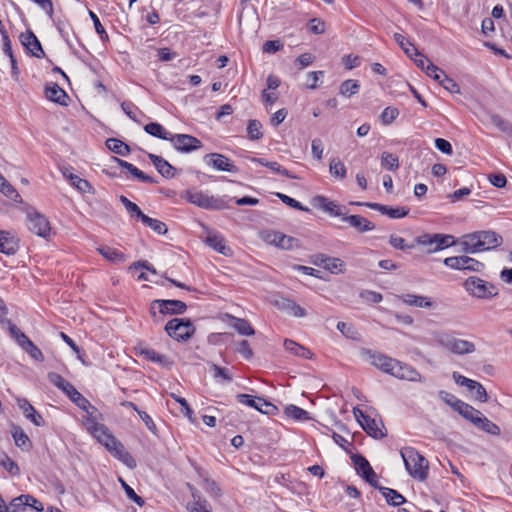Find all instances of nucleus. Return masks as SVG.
I'll return each instance as SVG.
<instances>
[{"label": "nucleus", "mask_w": 512, "mask_h": 512, "mask_svg": "<svg viewBox=\"0 0 512 512\" xmlns=\"http://www.w3.org/2000/svg\"><path fill=\"white\" fill-rule=\"evenodd\" d=\"M329 170L334 177L343 179L346 176V167L338 158H333L330 161Z\"/></svg>", "instance_id": "nucleus-55"}, {"label": "nucleus", "mask_w": 512, "mask_h": 512, "mask_svg": "<svg viewBox=\"0 0 512 512\" xmlns=\"http://www.w3.org/2000/svg\"><path fill=\"white\" fill-rule=\"evenodd\" d=\"M174 148L182 153H190L202 148V142L189 134H172L169 140Z\"/></svg>", "instance_id": "nucleus-10"}, {"label": "nucleus", "mask_w": 512, "mask_h": 512, "mask_svg": "<svg viewBox=\"0 0 512 512\" xmlns=\"http://www.w3.org/2000/svg\"><path fill=\"white\" fill-rule=\"evenodd\" d=\"M119 482L121 484V487L125 491V494L128 497V499H130L140 507L144 506L145 500L141 496L137 495L132 487H130L121 477L119 478Z\"/></svg>", "instance_id": "nucleus-53"}, {"label": "nucleus", "mask_w": 512, "mask_h": 512, "mask_svg": "<svg viewBox=\"0 0 512 512\" xmlns=\"http://www.w3.org/2000/svg\"><path fill=\"white\" fill-rule=\"evenodd\" d=\"M248 138L250 140H259L263 137L262 124L259 120L252 119L248 121L247 125Z\"/></svg>", "instance_id": "nucleus-49"}, {"label": "nucleus", "mask_w": 512, "mask_h": 512, "mask_svg": "<svg viewBox=\"0 0 512 512\" xmlns=\"http://www.w3.org/2000/svg\"><path fill=\"white\" fill-rule=\"evenodd\" d=\"M18 406L26 416L34 425L40 427L44 426L45 421L41 414H39L36 409L30 404L27 399H19Z\"/></svg>", "instance_id": "nucleus-28"}, {"label": "nucleus", "mask_w": 512, "mask_h": 512, "mask_svg": "<svg viewBox=\"0 0 512 512\" xmlns=\"http://www.w3.org/2000/svg\"><path fill=\"white\" fill-rule=\"evenodd\" d=\"M0 192L4 196L13 200L16 203H20L22 201L21 196L17 192V190L1 175H0Z\"/></svg>", "instance_id": "nucleus-42"}, {"label": "nucleus", "mask_w": 512, "mask_h": 512, "mask_svg": "<svg viewBox=\"0 0 512 512\" xmlns=\"http://www.w3.org/2000/svg\"><path fill=\"white\" fill-rule=\"evenodd\" d=\"M267 301L275 306L278 310L291 316L302 318L307 315V312L303 307L298 305L295 301L284 297L280 293H271L269 296H267Z\"/></svg>", "instance_id": "nucleus-6"}, {"label": "nucleus", "mask_w": 512, "mask_h": 512, "mask_svg": "<svg viewBox=\"0 0 512 512\" xmlns=\"http://www.w3.org/2000/svg\"><path fill=\"white\" fill-rule=\"evenodd\" d=\"M382 298V295L374 290H360L357 294V299H349L348 297H343V299L347 302V306L353 308H359L363 304L378 303L382 300Z\"/></svg>", "instance_id": "nucleus-20"}, {"label": "nucleus", "mask_w": 512, "mask_h": 512, "mask_svg": "<svg viewBox=\"0 0 512 512\" xmlns=\"http://www.w3.org/2000/svg\"><path fill=\"white\" fill-rule=\"evenodd\" d=\"M97 250L105 259L114 264L124 263L127 260V256L116 248L101 246Z\"/></svg>", "instance_id": "nucleus-34"}, {"label": "nucleus", "mask_w": 512, "mask_h": 512, "mask_svg": "<svg viewBox=\"0 0 512 512\" xmlns=\"http://www.w3.org/2000/svg\"><path fill=\"white\" fill-rule=\"evenodd\" d=\"M463 418L475 425V420L481 415V412L468 403L462 401L456 410Z\"/></svg>", "instance_id": "nucleus-41"}, {"label": "nucleus", "mask_w": 512, "mask_h": 512, "mask_svg": "<svg viewBox=\"0 0 512 512\" xmlns=\"http://www.w3.org/2000/svg\"><path fill=\"white\" fill-rule=\"evenodd\" d=\"M27 507V502L24 501L22 495L13 498L9 505L4 503L0 512H24Z\"/></svg>", "instance_id": "nucleus-47"}, {"label": "nucleus", "mask_w": 512, "mask_h": 512, "mask_svg": "<svg viewBox=\"0 0 512 512\" xmlns=\"http://www.w3.org/2000/svg\"><path fill=\"white\" fill-rule=\"evenodd\" d=\"M19 248L18 239L7 231H0V252L13 255Z\"/></svg>", "instance_id": "nucleus-27"}, {"label": "nucleus", "mask_w": 512, "mask_h": 512, "mask_svg": "<svg viewBox=\"0 0 512 512\" xmlns=\"http://www.w3.org/2000/svg\"><path fill=\"white\" fill-rule=\"evenodd\" d=\"M12 436L16 446L22 450H28L31 447V441L22 428L15 426L12 431Z\"/></svg>", "instance_id": "nucleus-44"}, {"label": "nucleus", "mask_w": 512, "mask_h": 512, "mask_svg": "<svg viewBox=\"0 0 512 512\" xmlns=\"http://www.w3.org/2000/svg\"><path fill=\"white\" fill-rule=\"evenodd\" d=\"M408 473L415 479L424 481L428 477V460L413 447H404L400 451Z\"/></svg>", "instance_id": "nucleus-3"}, {"label": "nucleus", "mask_w": 512, "mask_h": 512, "mask_svg": "<svg viewBox=\"0 0 512 512\" xmlns=\"http://www.w3.org/2000/svg\"><path fill=\"white\" fill-rule=\"evenodd\" d=\"M363 353L368 357L370 363L373 366L389 375L392 373L393 365L397 364V359L381 352L373 351L371 349H364Z\"/></svg>", "instance_id": "nucleus-12"}, {"label": "nucleus", "mask_w": 512, "mask_h": 512, "mask_svg": "<svg viewBox=\"0 0 512 512\" xmlns=\"http://www.w3.org/2000/svg\"><path fill=\"white\" fill-rule=\"evenodd\" d=\"M268 240L270 243L285 250H294L301 246L299 239L281 232H273L268 236Z\"/></svg>", "instance_id": "nucleus-21"}, {"label": "nucleus", "mask_w": 512, "mask_h": 512, "mask_svg": "<svg viewBox=\"0 0 512 512\" xmlns=\"http://www.w3.org/2000/svg\"><path fill=\"white\" fill-rule=\"evenodd\" d=\"M491 123L495 125L501 132L512 137V123L504 119L499 114H492L490 116Z\"/></svg>", "instance_id": "nucleus-48"}, {"label": "nucleus", "mask_w": 512, "mask_h": 512, "mask_svg": "<svg viewBox=\"0 0 512 512\" xmlns=\"http://www.w3.org/2000/svg\"><path fill=\"white\" fill-rule=\"evenodd\" d=\"M210 370L213 371V376L215 379L220 377L226 382L232 381V376L230 375L228 369L220 367L217 364L210 363Z\"/></svg>", "instance_id": "nucleus-61"}, {"label": "nucleus", "mask_w": 512, "mask_h": 512, "mask_svg": "<svg viewBox=\"0 0 512 512\" xmlns=\"http://www.w3.org/2000/svg\"><path fill=\"white\" fill-rule=\"evenodd\" d=\"M474 426L492 436H499L501 434L500 427L489 420L482 412L481 415L478 416V419L475 420Z\"/></svg>", "instance_id": "nucleus-30"}, {"label": "nucleus", "mask_w": 512, "mask_h": 512, "mask_svg": "<svg viewBox=\"0 0 512 512\" xmlns=\"http://www.w3.org/2000/svg\"><path fill=\"white\" fill-rule=\"evenodd\" d=\"M376 489L381 492L389 505L400 506L401 504L407 503L406 498L395 489L383 487L380 484Z\"/></svg>", "instance_id": "nucleus-31"}, {"label": "nucleus", "mask_w": 512, "mask_h": 512, "mask_svg": "<svg viewBox=\"0 0 512 512\" xmlns=\"http://www.w3.org/2000/svg\"><path fill=\"white\" fill-rule=\"evenodd\" d=\"M171 397L181 405V412L186 416L190 421H193V410L189 406L187 400L183 397H180L174 393L171 394Z\"/></svg>", "instance_id": "nucleus-62"}, {"label": "nucleus", "mask_w": 512, "mask_h": 512, "mask_svg": "<svg viewBox=\"0 0 512 512\" xmlns=\"http://www.w3.org/2000/svg\"><path fill=\"white\" fill-rule=\"evenodd\" d=\"M438 397L447 405H449L454 411H456L460 404L462 403V400L458 399L455 395L444 390H440L438 392Z\"/></svg>", "instance_id": "nucleus-56"}, {"label": "nucleus", "mask_w": 512, "mask_h": 512, "mask_svg": "<svg viewBox=\"0 0 512 512\" xmlns=\"http://www.w3.org/2000/svg\"><path fill=\"white\" fill-rule=\"evenodd\" d=\"M439 84L450 93H460V87L458 83L446 74H444Z\"/></svg>", "instance_id": "nucleus-63"}, {"label": "nucleus", "mask_w": 512, "mask_h": 512, "mask_svg": "<svg viewBox=\"0 0 512 512\" xmlns=\"http://www.w3.org/2000/svg\"><path fill=\"white\" fill-rule=\"evenodd\" d=\"M105 145L116 155L128 156L131 152L130 146L117 138H108L105 141Z\"/></svg>", "instance_id": "nucleus-38"}, {"label": "nucleus", "mask_w": 512, "mask_h": 512, "mask_svg": "<svg viewBox=\"0 0 512 512\" xmlns=\"http://www.w3.org/2000/svg\"><path fill=\"white\" fill-rule=\"evenodd\" d=\"M440 343L454 354L464 355L475 351V345L473 342L453 336H446L445 338H442Z\"/></svg>", "instance_id": "nucleus-14"}, {"label": "nucleus", "mask_w": 512, "mask_h": 512, "mask_svg": "<svg viewBox=\"0 0 512 512\" xmlns=\"http://www.w3.org/2000/svg\"><path fill=\"white\" fill-rule=\"evenodd\" d=\"M391 376L400 380H407L411 382L423 381L422 375L411 365L397 360V364L393 365Z\"/></svg>", "instance_id": "nucleus-17"}, {"label": "nucleus", "mask_w": 512, "mask_h": 512, "mask_svg": "<svg viewBox=\"0 0 512 512\" xmlns=\"http://www.w3.org/2000/svg\"><path fill=\"white\" fill-rule=\"evenodd\" d=\"M137 356L144 357L146 360L158 363L162 367L171 369L174 362L167 356L157 353L154 349L139 345L134 348Z\"/></svg>", "instance_id": "nucleus-19"}, {"label": "nucleus", "mask_w": 512, "mask_h": 512, "mask_svg": "<svg viewBox=\"0 0 512 512\" xmlns=\"http://www.w3.org/2000/svg\"><path fill=\"white\" fill-rule=\"evenodd\" d=\"M284 412L286 416L295 421L303 422L311 419L309 412L293 404L286 406Z\"/></svg>", "instance_id": "nucleus-40"}, {"label": "nucleus", "mask_w": 512, "mask_h": 512, "mask_svg": "<svg viewBox=\"0 0 512 512\" xmlns=\"http://www.w3.org/2000/svg\"><path fill=\"white\" fill-rule=\"evenodd\" d=\"M206 243L209 247L225 256L229 255L231 252V249L226 246L224 238L219 233H209L206 238Z\"/></svg>", "instance_id": "nucleus-32"}, {"label": "nucleus", "mask_w": 512, "mask_h": 512, "mask_svg": "<svg viewBox=\"0 0 512 512\" xmlns=\"http://www.w3.org/2000/svg\"><path fill=\"white\" fill-rule=\"evenodd\" d=\"M23 350L34 360L39 362L44 361L42 351L32 341Z\"/></svg>", "instance_id": "nucleus-64"}, {"label": "nucleus", "mask_w": 512, "mask_h": 512, "mask_svg": "<svg viewBox=\"0 0 512 512\" xmlns=\"http://www.w3.org/2000/svg\"><path fill=\"white\" fill-rule=\"evenodd\" d=\"M186 199L188 202L203 209L221 210L227 207L224 199L209 196L202 191H187Z\"/></svg>", "instance_id": "nucleus-7"}, {"label": "nucleus", "mask_w": 512, "mask_h": 512, "mask_svg": "<svg viewBox=\"0 0 512 512\" xmlns=\"http://www.w3.org/2000/svg\"><path fill=\"white\" fill-rule=\"evenodd\" d=\"M88 421L91 422V433L115 458L130 469H134L137 466L133 456L125 449L124 445L109 432V429L104 424L97 423L94 420H90V418H88Z\"/></svg>", "instance_id": "nucleus-1"}, {"label": "nucleus", "mask_w": 512, "mask_h": 512, "mask_svg": "<svg viewBox=\"0 0 512 512\" xmlns=\"http://www.w3.org/2000/svg\"><path fill=\"white\" fill-rule=\"evenodd\" d=\"M144 131L156 138L167 140L171 139L172 133L167 131L161 124L157 122H150L144 126Z\"/></svg>", "instance_id": "nucleus-39"}, {"label": "nucleus", "mask_w": 512, "mask_h": 512, "mask_svg": "<svg viewBox=\"0 0 512 512\" xmlns=\"http://www.w3.org/2000/svg\"><path fill=\"white\" fill-rule=\"evenodd\" d=\"M417 242L423 246L433 248L430 251H438L452 246L455 241L452 235L447 234H424L417 238Z\"/></svg>", "instance_id": "nucleus-9"}, {"label": "nucleus", "mask_w": 512, "mask_h": 512, "mask_svg": "<svg viewBox=\"0 0 512 512\" xmlns=\"http://www.w3.org/2000/svg\"><path fill=\"white\" fill-rule=\"evenodd\" d=\"M28 228L34 234L47 238L50 235L51 227L48 219L38 213L30 212L27 214Z\"/></svg>", "instance_id": "nucleus-13"}, {"label": "nucleus", "mask_w": 512, "mask_h": 512, "mask_svg": "<svg viewBox=\"0 0 512 512\" xmlns=\"http://www.w3.org/2000/svg\"><path fill=\"white\" fill-rule=\"evenodd\" d=\"M199 477L202 479L203 489L213 498H220L222 490L213 479L209 478L208 473L202 469H197Z\"/></svg>", "instance_id": "nucleus-29"}, {"label": "nucleus", "mask_w": 512, "mask_h": 512, "mask_svg": "<svg viewBox=\"0 0 512 512\" xmlns=\"http://www.w3.org/2000/svg\"><path fill=\"white\" fill-rule=\"evenodd\" d=\"M360 83L358 80L348 79L340 85L339 93L345 97H351L359 92Z\"/></svg>", "instance_id": "nucleus-46"}, {"label": "nucleus", "mask_w": 512, "mask_h": 512, "mask_svg": "<svg viewBox=\"0 0 512 512\" xmlns=\"http://www.w3.org/2000/svg\"><path fill=\"white\" fill-rule=\"evenodd\" d=\"M469 391H474L475 399L480 401L481 403H485L488 401L487 391L481 383L474 380L473 384L469 388Z\"/></svg>", "instance_id": "nucleus-57"}, {"label": "nucleus", "mask_w": 512, "mask_h": 512, "mask_svg": "<svg viewBox=\"0 0 512 512\" xmlns=\"http://www.w3.org/2000/svg\"><path fill=\"white\" fill-rule=\"evenodd\" d=\"M343 267L344 262L341 259L329 257L324 268L333 274H337L343 271Z\"/></svg>", "instance_id": "nucleus-60"}, {"label": "nucleus", "mask_w": 512, "mask_h": 512, "mask_svg": "<svg viewBox=\"0 0 512 512\" xmlns=\"http://www.w3.org/2000/svg\"><path fill=\"white\" fill-rule=\"evenodd\" d=\"M276 196L287 206L300 210V211H308L309 209L307 207H304L299 201L295 200L294 198L283 194V193H276Z\"/></svg>", "instance_id": "nucleus-59"}, {"label": "nucleus", "mask_w": 512, "mask_h": 512, "mask_svg": "<svg viewBox=\"0 0 512 512\" xmlns=\"http://www.w3.org/2000/svg\"><path fill=\"white\" fill-rule=\"evenodd\" d=\"M68 179L73 187H75L81 193H93L92 185L86 180L78 175L70 173Z\"/></svg>", "instance_id": "nucleus-45"}, {"label": "nucleus", "mask_w": 512, "mask_h": 512, "mask_svg": "<svg viewBox=\"0 0 512 512\" xmlns=\"http://www.w3.org/2000/svg\"><path fill=\"white\" fill-rule=\"evenodd\" d=\"M362 429L374 439H382L385 437V433L378 427L377 421L370 416L364 418V421L360 423Z\"/></svg>", "instance_id": "nucleus-36"}, {"label": "nucleus", "mask_w": 512, "mask_h": 512, "mask_svg": "<svg viewBox=\"0 0 512 512\" xmlns=\"http://www.w3.org/2000/svg\"><path fill=\"white\" fill-rule=\"evenodd\" d=\"M20 42L23 47L30 53L32 56L36 58H42L45 56L42 45L36 35L31 31L27 30L24 33H21L19 36Z\"/></svg>", "instance_id": "nucleus-18"}, {"label": "nucleus", "mask_w": 512, "mask_h": 512, "mask_svg": "<svg viewBox=\"0 0 512 512\" xmlns=\"http://www.w3.org/2000/svg\"><path fill=\"white\" fill-rule=\"evenodd\" d=\"M140 269H145L146 271H148L149 272L148 275L152 279H156V280H159V281H164L165 285L171 284V285L176 286L177 288H190L189 286H186L185 284L180 283V282H178V281H176L174 279H171V278H168V277H163V276L159 275L156 272L155 268L151 264L148 263V261H138V262L133 263L129 267V272L132 275H135V273L137 271H139Z\"/></svg>", "instance_id": "nucleus-15"}, {"label": "nucleus", "mask_w": 512, "mask_h": 512, "mask_svg": "<svg viewBox=\"0 0 512 512\" xmlns=\"http://www.w3.org/2000/svg\"><path fill=\"white\" fill-rule=\"evenodd\" d=\"M404 302L408 305H414L417 307H425L430 308L433 306V302L424 296H417V295H411L408 294L406 298L404 299Z\"/></svg>", "instance_id": "nucleus-52"}, {"label": "nucleus", "mask_w": 512, "mask_h": 512, "mask_svg": "<svg viewBox=\"0 0 512 512\" xmlns=\"http://www.w3.org/2000/svg\"><path fill=\"white\" fill-rule=\"evenodd\" d=\"M204 162L208 166H212L218 171H226L231 173H237L238 167L235 166L228 157L220 153H209L203 158Z\"/></svg>", "instance_id": "nucleus-16"}, {"label": "nucleus", "mask_w": 512, "mask_h": 512, "mask_svg": "<svg viewBox=\"0 0 512 512\" xmlns=\"http://www.w3.org/2000/svg\"><path fill=\"white\" fill-rule=\"evenodd\" d=\"M141 222L146 226L152 229L156 234L158 235H165L168 232L167 225L158 220L151 218L145 214V216L142 218Z\"/></svg>", "instance_id": "nucleus-43"}, {"label": "nucleus", "mask_w": 512, "mask_h": 512, "mask_svg": "<svg viewBox=\"0 0 512 512\" xmlns=\"http://www.w3.org/2000/svg\"><path fill=\"white\" fill-rule=\"evenodd\" d=\"M342 221L349 223L351 227L355 228L360 233L371 231L375 228L373 222L361 215H348L346 213Z\"/></svg>", "instance_id": "nucleus-26"}, {"label": "nucleus", "mask_w": 512, "mask_h": 512, "mask_svg": "<svg viewBox=\"0 0 512 512\" xmlns=\"http://www.w3.org/2000/svg\"><path fill=\"white\" fill-rule=\"evenodd\" d=\"M159 307V311L162 314H183L187 306L180 300H155L153 302Z\"/></svg>", "instance_id": "nucleus-24"}, {"label": "nucleus", "mask_w": 512, "mask_h": 512, "mask_svg": "<svg viewBox=\"0 0 512 512\" xmlns=\"http://www.w3.org/2000/svg\"><path fill=\"white\" fill-rule=\"evenodd\" d=\"M148 158L163 177L170 179L175 176L176 169L163 157L148 153Z\"/></svg>", "instance_id": "nucleus-25"}, {"label": "nucleus", "mask_w": 512, "mask_h": 512, "mask_svg": "<svg viewBox=\"0 0 512 512\" xmlns=\"http://www.w3.org/2000/svg\"><path fill=\"white\" fill-rule=\"evenodd\" d=\"M381 165L387 170L395 171L399 168V158L393 153L383 152L381 155Z\"/></svg>", "instance_id": "nucleus-50"}, {"label": "nucleus", "mask_w": 512, "mask_h": 512, "mask_svg": "<svg viewBox=\"0 0 512 512\" xmlns=\"http://www.w3.org/2000/svg\"><path fill=\"white\" fill-rule=\"evenodd\" d=\"M444 264L456 270L481 271L484 264L466 255L447 257Z\"/></svg>", "instance_id": "nucleus-11"}, {"label": "nucleus", "mask_w": 512, "mask_h": 512, "mask_svg": "<svg viewBox=\"0 0 512 512\" xmlns=\"http://www.w3.org/2000/svg\"><path fill=\"white\" fill-rule=\"evenodd\" d=\"M502 241V237L494 231H476L463 235L461 246L463 252L473 254L495 249L502 244Z\"/></svg>", "instance_id": "nucleus-2"}, {"label": "nucleus", "mask_w": 512, "mask_h": 512, "mask_svg": "<svg viewBox=\"0 0 512 512\" xmlns=\"http://www.w3.org/2000/svg\"><path fill=\"white\" fill-rule=\"evenodd\" d=\"M45 96L48 100L55 102L62 106H67L69 96L58 84L51 83L45 87Z\"/></svg>", "instance_id": "nucleus-23"}, {"label": "nucleus", "mask_w": 512, "mask_h": 512, "mask_svg": "<svg viewBox=\"0 0 512 512\" xmlns=\"http://www.w3.org/2000/svg\"><path fill=\"white\" fill-rule=\"evenodd\" d=\"M110 160L114 163H117L121 168L126 169L131 175H133L135 178H137L141 182L157 183V181L153 177L145 174L140 169H138L136 166H134L133 164H131L125 160H122L116 156H111Z\"/></svg>", "instance_id": "nucleus-22"}, {"label": "nucleus", "mask_w": 512, "mask_h": 512, "mask_svg": "<svg viewBox=\"0 0 512 512\" xmlns=\"http://www.w3.org/2000/svg\"><path fill=\"white\" fill-rule=\"evenodd\" d=\"M317 201L319 202V206L328 212L330 215L344 218V215L346 214L347 210L345 207H341L338 204H336L334 201H329L327 198L323 196H318Z\"/></svg>", "instance_id": "nucleus-35"}, {"label": "nucleus", "mask_w": 512, "mask_h": 512, "mask_svg": "<svg viewBox=\"0 0 512 512\" xmlns=\"http://www.w3.org/2000/svg\"><path fill=\"white\" fill-rule=\"evenodd\" d=\"M227 317L230 319V326L233 327L240 335L252 336L255 334V330L248 320L237 318L232 315H227Z\"/></svg>", "instance_id": "nucleus-33"}, {"label": "nucleus", "mask_w": 512, "mask_h": 512, "mask_svg": "<svg viewBox=\"0 0 512 512\" xmlns=\"http://www.w3.org/2000/svg\"><path fill=\"white\" fill-rule=\"evenodd\" d=\"M258 399H262V397L252 396L249 394H237L236 395V400L239 403H241L243 405H247L249 407H252V408L256 409L257 411L262 410V408L260 406L261 401H258Z\"/></svg>", "instance_id": "nucleus-51"}, {"label": "nucleus", "mask_w": 512, "mask_h": 512, "mask_svg": "<svg viewBox=\"0 0 512 512\" xmlns=\"http://www.w3.org/2000/svg\"><path fill=\"white\" fill-rule=\"evenodd\" d=\"M398 115H399V110L397 108L386 107L380 115L381 122L384 125H389L398 117Z\"/></svg>", "instance_id": "nucleus-58"}, {"label": "nucleus", "mask_w": 512, "mask_h": 512, "mask_svg": "<svg viewBox=\"0 0 512 512\" xmlns=\"http://www.w3.org/2000/svg\"><path fill=\"white\" fill-rule=\"evenodd\" d=\"M284 347L291 354L302 357L304 359H311L313 356V353L308 348L290 339H286L284 341Z\"/></svg>", "instance_id": "nucleus-37"}, {"label": "nucleus", "mask_w": 512, "mask_h": 512, "mask_svg": "<svg viewBox=\"0 0 512 512\" xmlns=\"http://www.w3.org/2000/svg\"><path fill=\"white\" fill-rule=\"evenodd\" d=\"M0 465L12 476H18L20 474L18 464L6 454L0 459Z\"/></svg>", "instance_id": "nucleus-54"}, {"label": "nucleus", "mask_w": 512, "mask_h": 512, "mask_svg": "<svg viewBox=\"0 0 512 512\" xmlns=\"http://www.w3.org/2000/svg\"><path fill=\"white\" fill-rule=\"evenodd\" d=\"M350 458L357 474H359L373 488L379 487V482L376 480V473L369 461L359 453L351 454Z\"/></svg>", "instance_id": "nucleus-8"}, {"label": "nucleus", "mask_w": 512, "mask_h": 512, "mask_svg": "<svg viewBox=\"0 0 512 512\" xmlns=\"http://www.w3.org/2000/svg\"><path fill=\"white\" fill-rule=\"evenodd\" d=\"M47 378L51 384L60 389L76 406L84 411L95 409L91 403L66 379L56 372H49Z\"/></svg>", "instance_id": "nucleus-4"}, {"label": "nucleus", "mask_w": 512, "mask_h": 512, "mask_svg": "<svg viewBox=\"0 0 512 512\" xmlns=\"http://www.w3.org/2000/svg\"><path fill=\"white\" fill-rule=\"evenodd\" d=\"M165 331L176 341L185 342L194 335L196 328L189 318H173L166 323Z\"/></svg>", "instance_id": "nucleus-5"}]
</instances>
